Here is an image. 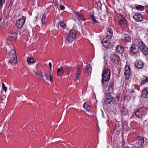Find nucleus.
Masks as SVG:
<instances>
[{
    "instance_id": "obj_43",
    "label": "nucleus",
    "mask_w": 148,
    "mask_h": 148,
    "mask_svg": "<svg viewBox=\"0 0 148 148\" xmlns=\"http://www.w3.org/2000/svg\"><path fill=\"white\" fill-rule=\"evenodd\" d=\"M145 10L146 12L148 14V5L145 6Z\"/></svg>"
},
{
    "instance_id": "obj_9",
    "label": "nucleus",
    "mask_w": 148,
    "mask_h": 148,
    "mask_svg": "<svg viewBox=\"0 0 148 148\" xmlns=\"http://www.w3.org/2000/svg\"><path fill=\"white\" fill-rule=\"evenodd\" d=\"M115 81L113 79H112L109 84L108 89V92L110 94H112L114 92Z\"/></svg>"
},
{
    "instance_id": "obj_35",
    "label": "nucleus",
    "mask_w": 148,
    "mask_h": 148,
    "mask_svg": "<svg viewBox=\"0 0 148 148\" xmlns=\"http://www.w3.org/2000/svg\"><path fill=\"white\" fill-rule=\"evenodd\" d=\"M60 25L61 27L63 29L66 28V25L63 22H60Z\"/></svg>"
},
{
    "instance_id": "obj_40",
    "label": "nucleus",
    "mask_w": 148,
    "mask_h": 148,
    "mask_svg": "<svg viewBox=\"0 0 148 148\" xmlns=\"http://www.w3.org/2000/svg\"><path fill=\"white\" fill-rule=\"evenodd\" d=\"M44 74L42 72H39L38 73V74H37V75H39V77H40L42 78L43 77Z\"/></svg>"
},
{
    "instance_id": "obj_42",
    "label": "nucleus",
    "mask_w": 148,
    "mask_h": 148,
    "mask_svg": "<svg viewBox=\"0 0 148 148\" xmlns=\"http://www.w3.org/2000/svg\"><path fill=\"white\" fill-rule=\"evenodd\" d=\"M65 8V7L64 5H61L60 6V9L61 10H64Z\"/></svg>"
},
{
    "instance_id": "obj_49",
    "label": "nucleus",
    "mask_w": 148,
    "mask_h": 148,
    "mask_svg": "<svg viewBox=\"0 0 148 148\" xmlns=\"http://www.w3.org/2000/svg\"><path fill=\"white\" fill-rule=\"evenodd\" d=\"M49 76H50V81L51 82L53 79H52V77H51V74H49Z\"/></svg>"
},
{
    "instance_id": "obj_7",
    "label": "nucleus",
    "mask_w": 148,
    "mask_h": 148,
    "mask_svg": "<svg viewBox=\"0 0 148 148\" xmlns=\"http://www.w3.org/2000/svg\"><path fill=\"white\" fill-rule=\"evenodd\" d=\"M107 32L105 33L106 36L103 38V40H111L112 37L113 31L112 29L108 27L106 29Z\"/></svg>"
},
{
    "instance_id": "obj_14",
    "label": "nucleus",
    "mask_w": 148,
    "mask_h": 148,
    "mask_svg": "<svg viewBox=\"0 0 148 148\" xmlns=\"http://www.w3.org/2000/svg\"><path fill=\"white\" fill-rule=\"evenodd\" d=\"M124 49L122 45H117L115 49V52L116 53L122 54L124 51Z\"/></svg>"
},
{
    "instance_id": "obj_33",
    "label": "nucleus",
    "mask_w": 148,
    "mask_h": 148,
    "mask_svg": "<svg viewBox=\"0 0 148 148\" xmlns=\"http://www.w3.org/2000/svg\"><path fill=\"white\" fill-rule=\"evenodd\" d=\"M10 54H11L12 56H14L15 58L16 57V52L14 50L12 49L10 52Z\"/></svg>"
},
{
    "instance_id": "obj_55",
    "label": "nucleus",
    "mask_w": 148,
    "mask_h": 148,
    "mask_svg": "<svg viewBox=\"0 0 148 148\" xmlns=\"http://www.w3.org/2000/svg\"><path fill=\"white\" fill-rule=\"evenodd\" d=\"M1 27V26H0V27Z\"/></svg>"
},
{
    "instance_id": "obj_3",
    "label": "nucleus",
    "mask_w": 148,
    "mask_h": 148,
    "mask_svg": "<svg viewBox=\"0 0 148 148\" xmlns=\"http://www.w3.org/2000/svg\"><path fill=\"white\" fill-rule=\"evenodd\" d=\"M77 31L75 29H71L69 32L67 38L68 43L71 42L75 40L77 36Z\"/></svg>"
},
{
    "instance_id": "obj_32",
    "label": "nucleus",
    "mask_w": 148,
    "mask_h": 148,
    "mask_svg": "<svg viewBox=\"0 0 148 148\" xmlns=\"http://www.w3.org/2000/svg\"><path fill=\"white\" fill-rule=\"evenodd\" d=\"M136 8L138 10H143L145 8V7L143 6L138 5L136 6Z\"/></svg>"
},
{
    "instance_id": "obj_28",
    "label": "nucleus",
    "mask_w": 148,
    "mask_h": 148,
    "mask_svg": "<svg viewBox=\"0 0 148 148\" xmlns=\"http://www.w3.org/2000/svg\"><path fill=\"white\" fill-rule=\"evenodd\" d=\"M90 17L92 19V21L93 22V24L95 23H99L95 18V17L93 14H91L90 15Z\"/></svg>"
},
{
    "instance_id": "obj_39",
    "label": "nucleus",
    "mask_w": 148,
    "mask_h": 148,
    "mask_svg": "<svg viewBox=\"0 0 148 148\" xmlns=\"http://www.w3.org/2000/svg\"><path fill=\"white\" fill-rule=\"evenodd\" d=\"M136 116L138 118H141V116H140L139 111H138V110H137L135 113Z\"/></svg>"
},
{
    "instance_id": "obj_48",
    "label": "nucleus",
    "mask_w": 148,
    "mask_h": 148,
    "mask_svg": "<svg viewBox=\"0 0 148 148\" xmlns=\"http://www.w3.org/2000/svg\"><path fill=\"white\" fill-rule=\"evenodd\" d=\"M13 4V2L12 1H11L10 2L9 5H10L11 7L12 6V5Z\"/></svg>"
},
{
    "instance_id": "obj_29",
    "label": "nucleus",
    "mask_w": 148,
    "mask_h": 148,
    "mask_svg": "<svg viewBox=\"0 0 148 148\" xmlns=\"http://www.w3.org/2000/svg\"><path fill=\"white\" fill-rule=\"evenodd\" d=\"M147 83H148V77H145L142 80L141 84L142 85H143Z\"/></svg>"
},
{
    "instance_id": "obj_20",
    "label": "nucleus",
    "mask_w": 148,
    "mask_h": 148,
    "mask_svg": "<svg viewBox=\"0 0 148 148\" xmlns=\"http://www.w3.org/2000/svg\"><path fill=\"white\" fill-rule=\"evenodd\" d=\"M123 41L125 42H129L131 41V38L129 35L124 34L123 38H122Z\"/></svg>"
},
{
    "instance_id": "obj_47",
    "label": "nucleus",
    "mask_w": 148,
    "mask_h": 148,
    "mask_svg": "<svg viewBox=\"0 0 148 148\" xmlns=\"http://www.w3.org/2000/svg\"><path fill=\"white\" fill-rule=\"evenodd\" d=\"M81 67V66L80 65H78L77 66V70L78 71H80L81 70V69H80V68Z\"/></svg>"
},
{
    "instance_id": "obj_15",
    "label": "nucleus",
    "mask_w": 148,
    "mask_h": 148,
    "mask_svg": "<svg viewBox=\"0 0 148 148\" xmlns=\"http://www.w3.org/2000/svg\"><path fill=\"white\" fill-rule=\"evenodd\" d=\"M91 70V67L90 66V65H86L85 69V75L86 76H87L88 79H89L90 78V74Z\"/></svg>"
},
{
    "instance_id": "obj_54",
    "label": "nucleus",
    "mask_w": 148,
    "mask_h": 148,
    "mask_svg": "<svg viewBox=\"0 0 148 148\" xmlns=\"http://www.w3.org/2000/svg\"><path fill=\"white\" fill-rule=\"evenodd\" d=\"M123 148H130L128 146H126L125 147H123Z\"/></svg>"
},
{
    "instance_id": "obj_37",
    "label": "nucleus",
    "mask_w": 148,
    "mask_h": 148,
    "mask_svg": "<svg viewBox=\"0 0 148 148\" xmlns=\"http://www.w3.org/2000/svg\"><path fill=\"white\" fill-rule=\"evenodd\" d=\"M5 0H0V10L2 9L3 4L5 3Z\"/></svg>"
},
{
    "instance_id": "obj_1",
    "label": "nucleus",
    "mask_w": 148,
    "mask_h": 148,
    "mask_svg": "<svg viewBox=\"0 0 148 148\" xmlns=\"http://www.w3.org/2000/svg\"><path fill=\"white\" fill-rule=\"evenodd\" d=\"M72 67L70 66H68L63 67L61 66L57 70V75L59 76L65 74L68 75L69 74L71 71H72Z\"/></svg>"
},
{
    "instance_id": "obj_21",
    "label": "nucleus",
    "mask_w": 148,
    "mask_h": 148,
    "mask_svg": "<svg viewBox=\"0 0 148 148\" xmlns=\"http://www.w3.org/2000/svg\"><path fill=\"white\" fill-rule=\"evenodd\" d=\"M121 113L123 115H128L129 116L128 114V110L125 108L124 106L122 107L121 109Z\"/></svg>"
},
{
    "instance_id": "obj_53",
    "label": "nucleus",
    "mask_w": 148,
    "mask_h": 148,
    "mask_svg": "<svg viewBox=\"0 0 148 148\" xmlns=\"http://www.w3.org/2000/svg\"><path fill=\"white\" fill-rule=\"evenodd\" d=\"M134 90L133 89H132L131 90V93H134Z\"/></svg>"
},
{
    "instance_id": "obj_34",
    "label": "nucleus",
    "mask_w": 148,
    "mask_h": 148,
    "mask_svg": "<svg viewBox=\"0 0 148 148\" xmlns=\"http://www.w3.org/2000/svg\"><path fill=\"white\" fill-rule=\"evenodd\" d=\"M84 108L86 109L88 111H89L90 110V107L87 103H85L84 104Z\"/></svg>"
},
{
    "instance_id": "obj_27",
    "label": "nucleus",
    "mask_w": 148,
    "mask_h": 148,
    "mask_svg": "<svg viewBox=\"0 0 148 148\" xmlns=\"http://www.w3.org/2000/svg\"><path fill=\"white\" fill-rule=\"evenodd\" d=\"M10 36H11L13 40H15L17 37V34L16 32H14L11 34Z\"/></svg>"
},
{
    "instance_id": "obj_45",
    "label": "nucleus",
    "mask_w": 148,
    "mask_h": 148,
    "mask_svg": "<svg viewBox=\"0 0 148 148\" xmlns=\"http://www.w3.org/2000/svg\"><path fill=\"white\" fill-rule=\"evenodd\" d=\"M104 79H103V78H102V79H101V84L102 86H103L104 84Z\"/></svg>"
},
{
    "instance_id": "obj_6",
    "label": "nucleus",
    "mask_w": 148,
    "mask_h": 148,
    "mask_svg": "<svg viewBox=\"0 0 148 148\" xmlns=\"http://www.w3.org/2000/svg\"><path fill=\"white\" fill-rule=\"evenodd\" d=\"M110 93H106L104 94V103L106 104H109L112 101L114 98L110 94Z\"/></svg>"
},
{
    "instance_id": "obj_17",
    "label": "nucleus",
    "mask_w": 148,
    "mask_h": 148,
    "mask_svg": "<svg viewBox=\"0 0 148 148\" xmlns=\"http://www.w3.org/2000/svg\"><path fill=\"white\" fill-rule=\"evenodd\" d=\"M138 142L136 144L135 146L136 145H138L139 146H141L144 143V139L143 138L140 136H139L137 138Z\"/></svg>"
},
{
    "instance_id": "obj_22",
    "label": "nucleus",
    "mask_w": 148,
    "mask_h": 148,
    "mask_svg": "<svg viewBox=\"0 0 148 148\" xmlns=\"http://www.w3.org/2000/svg\"><path fill=\"white\" fill-rule=\"evenodd\" d=\"M142 49H140V50L145 55L148 54V48L145 45L142 47Z\"/></svg>"
},
{
    "instance_id": "obj_31",
    "label": "nucleus",
    "mask_w": 148,
    "mask_h": 148,
    "mask_svg": "<svg viewBox=\"0 0 148 148\" xmlns=\"http://www.w3.org/2000/svg\"><path fill=\"white\" fill-rule=\"evenodd\" d=\"M102 4L100 1H98L97 3V8L98 10H101Z\"/></svg>"
},
{
    "instance_id": "obj_13",
    "label": "nucleus",
    "mask_w": 148,
    "mask_h": 148,
    "mask_svg": "<svg viewBox=\"0 0 148 148\" xmlns=\"http://www.w3.org/2000/svg\"><path fill=\"white\" fill-rule=\"evenodd\" d=\"M133 18L137 22L141 21L143 19V17L142 14L139 13L134 14L133 16Z\"/></svg>"
},
{
    "instance_id": "obj_8",
    "label": "nucleus",
    "mask_w": 148,
    "mask_h": 148,
    "mask_svg": "<svg viewBox=\"0 0 148 148\" xmlns=\"http://www.w3.org/2000/svg\"><path fill=\"white\" fill-rule=\"evenodd\" d=\"M134 64L135 67L138 69H143L145 64L143 61L140 60H136Z\"/></svg>"
},
{
    "instance_id": "obj_12",
    "label": "nucleus",
    "mask_w": 148,
    "mask_h": 148,
    "mask_svg": "<svg viewBox=\"0 0 148 148\" xmlns=\"http://www.w3.org/2000/svg\"><path fill=\"white\" fill-rule=\"evenodd\" d=\"M111 40H102L101 42L105 48L108 49H111L112 47L111 44L110 43Z\"/></svg>"
},
{
    "instance_id": "obj_41",
    "label": "nucleus",
    "mask_w": 148,
    "mask_h": 148,
    "mask_svg": "<svg viewBox=\"0 0 148 148\" xmlns=\"http://www.w3.org/2000/svg\"><path fill=\"white\" fill-rule=\"evenodd\" d=\"M134 88L136 89L139 90L140 88V87L138 85H134Z\"/></svg>"
},
{
    "instance_id": "obj_38",
    "label": "nucleus",
    "mask_w": 148,
    "mask_h": 148,
    "mask_svg": "<svg viewBox=\"0 0 148 148\" xmlns=\"http://www.w3.org/2000/svg\"><path fill=\"white\" fill-rule=\"evenodd\" d=\"M2 89L6 92L7 90V88L5 86V85L3 82H2Z\"/></svg>"
},
{
    "instance_id": "obj_5",
    "label": "nucleus",
    "mask_w": 148,
    "mask_h": 148,
    "mask_svg": "<svg viewBox=\"0 0 148 148\" xmlns=\"http://www.w3.org/2000/svg\"><path fill=\"white\" fill-rule=\"evenodd\" d=\"M25 17L23 16L21 18L17 20L15 24L16 27L17 29L21 28L25 23Z\"/></svg>"
},
{
    "instance_id": "obj_30",
    "label": "nucleus",
    "mask_w": 148,
    "mask_h": 148,
    "mask_svg": "<svg viewBox=\"0 0 148 148\" xmlns=\"http://www.w3.org/2000/svg\"><path fill=\"white\" fill-rule=\"evenodd\" d=\"M138 111L139 112L140 116H141V118L145 114V111L143 110L142 108H139L138 110Z\"/></svg>"
},
{
    "instance_id": "obj_52",
    "label": "nucleus",
    "mask_w": 148,
    "mask_h": 148,
    "mask_svg": "<svg viewBox=\"0 0 148 148\" xmlns=\"http://www.w3.org/2000/svg\"><path fill=\"white\" fill-rule=\"evenodd\" d=\"M116 98L118 100L119 99V95L118 94H117L116 95Z\"/></svg>"
},
{
    "instance_id": "obj_26",
    "label": "nucleus",
    "mask_w": 148,
    "mask_h": 148,
    "mask_svg": "<svg viewBox=\"0 0 148 148\" xmlns=\"http://www.w3.org/2000/svg\"><path fill=\"white\" fill-rule=\"evenodd\" d=\"M81 73L80 71L77 70V73L76 74V80L75 81L77 83H78L79 82V76Z\"/></svg>"
},
{
    "instance_id": "obj_44",
    "label": "nucleus",
    "mask_w": 148,
    "mask_h": 148,
    "mask_svg": "<svg viewBox=\"0 0 148 148\" xmlns=\"http://www.w3.org/2000/svg\"><path fill=\"white\" fill-rule=\"evenodd\" d=\"M44 75L45 76V79H44V80H48V79H49V76H47L45 74H44Z\"/></svg>"
},
{
    "instance_id": "obj_51",
    "label": "nucleus",
    "mask_w": 148,
    "mask_h": 148,
    "mask_svg": "<svg viewBox=\"0 0 148 148\" xmlns=\"http://www.w3.org/2000/svg\"><path fill=\"white\" fill-rule=\"evenodd\" d=\"M2 19V16L1 14H0V22L1 21Z\"/></svg>"
},
{
    "instance_id": "obj_10",
    "label": "nucleus",
    "mask_w": 148,
    "mask_h": 148,
    "mask_svg": "<svg viewBox=\"0 0 148 148\" xmlns=\"http://www.w3.org/2000/svg\"><path fill=\"white\" fill-rule=\"evenodd\" d=\"M110 60L111 62L114 65H118L119 64V57L118 55L114 54L111 56Z\"/></svg>"
},
{
    "instance_id": "obj_11",
    "label": "nucleus",
    "mask_w": 148,
    "mask_h": 148,
    "mask_svg": "<svg viewBox=\"0 0 148 148\" xmlns=\"http://www.w3.org/2000/svg\"><path fill=\"white\" fill-rule=\"evenodd\" d=\"M130 50L133 55L136 54L139 51V49L135 44H132L131 45L130 47Z\"/></svg>"
},
{
    "instance_id": "obj_2",
    "label": "nucleus",
    "mask_w": 148,
    "mask_h": 148,
    "mask_svg": "<svg viewBox=\"0 0 148 148\" xmlns=\"http://www.w3.org/2000/svg\"><path fill=\"white\" fill-rule=\"evenodd\" d=\"M117 16L118 23L121 26L124 27L127 26V21L122 15L118 14Z\"/></svg>"
},
{
    "instance_id": "obj_4",
    "label": "nucleus",
    "mask_w": 148,
    "mask_h": 148,
    "mask_svg": "<svg viewBox=\"0 0 148 148\" xmlns=\"http://www.w3.org/2000/svg\"><path fill=\"white\" fill-rule=\"evenodd\" d=\"M110 71L108 68H104L102 74L103 79H104V81H108L110 79Z\"/></svg>"
},
{
    "instance_id": "obj_16",
    "label": "nucleus",
    "mask_w": 148,
    "mask_h": 148,
    "mask_svg": "<svg viewBox=\"0 0 148 148\" xmlns=\"http://www.w3.org/2000/svg\"><path fill=\"white\" fill-rule=\"evenodd\" d=\"M130 67L129 65H126L125 67L124 75L128 79L130 77Z\"/></svg>"
},
{
    "instance_id": "obj_36",
    "label": "nucleus",
    "mask_w": 148,
    "mask_h": 148,
    "mask_svg": "<svg viewBox=\"0 0 148 148\" xmlns=\"http://www.w3.org/2000/svg\"><path fill=\"white\" fill-rule=\"evenodd\" d=\"M46 15L45 14H43L42 17V19L41 20V22H42V24H45V20L46 18Z\"/></svg>"
},
{
    "instance_id": "obj_24",
    "label": "nucleus",
    "mask_w": 148,
    "mask_h": 148,
    "mask_svg": "<svg viewBox=\"0 0 148 148\" xmlns=\"http://www.w3.org/2000/svg\"><path fill=\"white\" fill-rule=\"evenodd\" d=\"M36 60L34 58H32L31 57L27 58V61L28 64H31L34 63L36 62Z\"/></svg>"
},
{
    "instance_id": "obj_50",
    "label": "nucleus",
    "mask_w": 148,
    "mask_h": 148,
    "mask_svg": "<svg viewBox=\"0 0 148 148\" xmlns=\"http://www.w3.org/2000/svg\"><path fill=\"white\" fill-rule=\"evenodd\" d=\"M49 67L50 68V70H51V66H52V65H51V62H49Z\"/></svg>"
},
{
    "instance_id": "obj_25",
    "label": "nucleus",
    "mask_w": 148,
    "mask_h": 148,
    "mask_svg": "<svg viewBox=\"0 0 148 148\" xmlns=\"http://www.w3.org/2000/svg\"><path fill=\"white\" fill-rule=\"evenodd\" d=\"M145 45V44L142 41H140L138 42L137 44L136 45L139 49H142V47H143Z\"/></svg>"
},
{
    "instance_id": "obj_19",
    "label": "nucleus",
    "mask_w": 148,
    "mask_h": 148,
    "mask_svg": "<svg viewBox=\"0 0 148 148\" xmlns=\"http://www.w3.org/2000/svg\"><path fill=\"white\" fill-rule=\"evenodd\" d=\"M17 60V57L16 58H15L14 56H11L10 58V60L9 61V62L12 65H14L16 64Z\"/></svg>"
},
{
    "instance_id": "obj_23",
    "label": "nucleus",
    "mask_w": 148,
    "mask_h": 148,
    "mask_svg": "<svg viewBox=\"0 0 148 148\" xmlns=\"http://www.w3.org/2000/svg\"><path fill=\"white\" fill-rule=\"evenodd\" d=\"M145 88L142 91L141 95L144 98H146L148 95V90Z\"/></svg>"
},
{
    "instance_id": "obj_18",
    "label": "nucleus",
    "mask_w": 148,
    "mask_h": 148,
    "mask_svg": "<svg viewBox=\"0 0 148 148\" xmlns=\"http://www.w3.org/2000/svg\"><path fill=\"white\" fill-rule=\"evenodd\" d=\"M74 13L75 15L77 17L78 20H82L83 21L86 20V19L84 18L83 14H80L78 12H74Z\"/></svg>"
},
{
    "instance_id": "obj_46",
    "label": "nucleus",
    "mask_w": 148,
    "mask_h": 148,
    "mask_svg": "<svg viewBox=\"0 0 148 148\" xmlns=\"http://www.w3.org/2000/svg\"><path fill=\"white\" fill-rule=\"evenodd\" d=\"M125 143L124 141H123L122 142V147L123 148V147H124L125 146Z\"/></svg>"
}]
</instances>
